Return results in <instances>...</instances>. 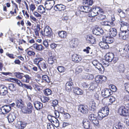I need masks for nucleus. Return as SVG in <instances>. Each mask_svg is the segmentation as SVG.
<instances>
[{"label":"nucleus","instance_id":"55","mask_svg":"<svg viewBox=\"0 0 129 129\" xmlns=\"http://www.w3.org/2000/svg\"><path fill=\"white\" fill-rule=\"evenodd\" d=\"M109 21H104L101 22L102 25L103 26H110V24L109 23Z\"/></svg>","mask_w":129,"mask_h":129},{"label":"nucleus","instance_id":"1","mask_svg":"<svg viewBox=\"0 0 129 129\" xmlns=\"http://www.w3.org/2000/svg\"><path fill=\"white\" fill-rule=\"evenodd\" d=\"M118 113L121 116H125L129 112V104L122 105L119 107Z\"/></svg>","mask_w":129,"mask_h":129},{"label":"nucleus","instance_id":"15","mask_svg":"<svg viewBox=\"0 0 129 129\" xmlns=\"http://www.w3.org/2000/svg\"><path fill=\"white\" fill-rule=\"evenodd\" d=\"M8 88L4 86H0V94L1 95H5L8 93Z\"/></svg>","mask_w":129,"mask_h":129},{"label":"nucleus","instance_id":"7","mask_svg":"<svg viewBox=\"0 0 129 129\" xmlns=\"http://www.w3.org/2000/svg\"><path fill=\"white\" fill-rule=\"evenodd\" d=\"M17 115L15 112L10 113L7 116L8 121L10 123H12L16 118Z\"/></svg>","mask_w":129,"mask_h":129},{"label":"nucleus","instance_id":"21","mask_svg":"<svg viewBox=\"0 0 129 129\" xmlns=\"http://www.w3.org/2000/svg\"><path fill=\"white\" fill-rule=\"evenodd\" d=\"M124 32L123 31H121L119 33L117 36L118 38L120 39H122L123 40H125L128 37V35L126 34H125Z\"/></svg>","mask_w":129,"mask_h":129},{"label":"nucleus","instance_id":"35","mask_svg":"<svg viewBox=\"0 0 129 129\" xmlns=\"http://www.w3.org/2000/svg\"><path fill=\"white\" fill-rule=\"evenodd\" d=\"M14 75L17 78L19 79H21L23 77V75H24V74L22 73L18 72H15L14 73Z\"/></svg>","mask_w":129,"mask_h":129},{"label":"nucleus","instance_id":"60","mask_svg":"<svg viewBox=\"0 0 129 129\" xmlns=\"http://www.w3.org/2000/svg\"><path fill=\"white\" fill-rule=\"evenodd\" d=\"M2 114H5L9 112L7 110V109L4 107V106H2Z\"/></svg>","mask_w":129,"mask_h":129},{"label":"nucleus","instance_id":"48","mask_svg":"<svg viewBox=\"0 0 129 129\" xmlns=\"http://www.w3.org/2000/svg\"><path fill=\"white\" fill-rule=\"evenodd\" d=\"M95 82L96 83H100L102 82L100 75L96 76L95 78Z\"/></svg>","mask_w":129,"mask_h":129},{"label":"nucleus","instance_id":"11","mask_svg":"<svg viewBox=\"0 0 129 129\" xmlns=\"http://www.w3.org/2000/svg\"><path fill=\"white\" fill-rule=\"evenodd\" d=\"M8 88L12 95H15L16 94V93L15 92L16 90V88L15 87V85L12 83L8 85Z\"/></svg>","mask_w":129,"mask_h":129},{"label":"nucleus","instance_id":"17","mask_svg":"<svg viewBox=\"0 0 129 129\" xmlns=\"http://www.w3.org/2000/svg\"><path fill=\"white\" fill-rule=\"evenodd\" d=\"M34 105L35 108L38 110L42 109L43 106L42 103L38 101L35 102Z\"/></svg>","mask_w":129,"mask_h":129},{"label":"nucleus","instance_id":"38","mask_svg":"<svg viewBox=\"0 0 129 129\" xmlns=\"http://www.w3.org/2000/svg\"><path fill=\"white\" fill-rule=\"evenodd\" d=\"M69 44L71 48H73L75 47L76 45V43H75V39H73L70 41Z\"/></svg>","mask_w":129,"mask_h":129},{"label":"nucleus","instance_id":"9","mask_svg":"<svg viewBox=\"0 0 129 129\" xmlns=\"http://www.w3.org/2000/svg\"><path fill=\"white\" fill-rule=\"evenodd\" d=\"M112 92L110 89L106 88L102 90V94L104 97L106 98L112 94Z\"/></svg>","mask_w":129,"mask_h":129},{"label":"nucleus","instance_id":"40","mask_svg":"<svg viewBox=\"0 0 129 129\" xmlns=\"http://www.w3.org/2000/svg\"><path fill=\"white\" fill-rule=\"evenodd\" d=\"M55 60L54 57L52 56L50 57L48 59V62L49 64H52L54 63Z\"/></svg>","mask_w":129,"mask_h":129},{"label":"nucleus","instance_id":"64","mask_svg":"<svg viewBox=\"0 0 129 129\" xmlns=\"http://www.w3.org/2000/svg\"><path fill=\"white\" fill-rule=\"evenodd\" d=\"M47 129H54V127L52 124L49 123L47 125Z\"/></svg>","mask_w":129,"mask_h":129},{"label":"nucleus","instance_id":"52","mask_svg":"<svg viewBox=\"0 0 129 129\" xmlns=\"http://www.w3.org/2000/svg\"><path fill=\"white\" fill-rule=\"evenodd\" d=\"M102 43L103 46H101V48L102 49H106L109 48V46L108 45V43H107L105 42H102Z\"/></svg>","mask_w":129,"mask_h":129},{"label":"nucleus","instance_id":"51","mask_svg":"<svg viewBox=\"0 0 129 129\" xmlns=\"http://www.w3.org/2000/svg\"><path fill=\"white\" fill-rule=\"evenodd\" d=\"M51 92L52 91L50 89L48 88H47L45 90L44 94L45 95H48L51 94Z\"/></svg>","mask_w":129,"mask_h":129},{"label":"nucleus","instance_id":"20","mask_svg":"<svg viewBox=\"0 0 129 129\" xmlns=\"http://www.w3.org/2000/svg\"><path fill=\"white\" fill-rule=\"evenodd\" d=\"M44 33L45 35L49 37L52 31L51 28L48 26H46L44 29Z\"/></svg>","mask_w":129,"mask_h":129},{"label":"nucleus","instance_id":"5","mask_svg":"<svg viewBox=\"0 0 129 129\" xmlns=\"http://www.w3.org/2000/svg\"><path fill=\"white\" fill-rule=\"evenodd\" d=\"M78 111L84 114L88 113V106L86 105H80L78 106Z\"/></svg>","mask_w":129,"mask_h":129},{"label":"nucleus","instance_id":"45","mask_svg":"<svg viewBox=\"0 0 129 129\" xmlns=\"http://www.w3.org/2000/svg\"><path fill=\"white\" fill-rule=\"evenodd\" d=\"M57 69L60 72H64L65 71V69L63 66H59L57 68Z\"/></svg>","mask_w":129,"mask_h":129},{"label":"nucleus","instance_id":"59","mask_svg":"<svg viewBox=\"0 0 129 129\" xmlns=\"http://www.w3.org/2000/svg\"><path fill=\"white\" fill-rule=\"evenodd\" d=\"M108 98L109 100V102L111 103H112L115 101V99L114 97L112 96H109Z\"/></svg>","mask_w":129,"mask_h":129},{"label":"nucleus","instance_id":"6","mask_svg":"<svg viewBox=\"0 0 129 129\" xmlns=\"http://www.w3.org/2000/svg\"><path fill=\"white\" fill-rule=\"evenodd\" d=\"M88 118L94 124L97 125L99 124V121L97 119L96 116L94 114H90Z\"/></svg>","mask_w":129,"mask_h":129},{"label":"nucleus","instance_id":"24","mask_svg":"<svg viewBox=\"0 0 129 129\" xmlns=\"http://www.w3.org/2000/svg\"><path fill=\"white\" fill-rule=\"evenodd\" d=\"M114 56V55L113 53H109L106 55V60L110 62H111L113 60Z\"/></svg>","mask_w":129,"mask_h":129},{"label":"nucleus","instance_id":"32","mask_svg":"<svg viewBox=\"0 0 129 129\" xmlns=\"http://www.w3.org/2000/svg\"><path fill=\"white\" fill-rule=\"evenodd\" d=\"M23 76L25 77V79L23 78L22 79V81L27 83H29L30 80L31 79V77L28 75H24Z\"/></svg>","mask_w":129,"mask_h":129},{"label":"nucleus","instance_id":"63","mask_svg":"<svg viewBox=\"0 0 129 129\" xmlns=\"http://www.w3.org/2000/svg\"><path fill=\"white\" fill-rule=\"evenodd\" d=\"M119 22L121 23V25L122 27L123 26H124L125 25H126L128 24L126 22H125L122 20H120L119 21Z\"/></svg>","mask_w":129,"mask_h":129},{"label":"nucleus","instance_id":"18","mask_svg":"<svg viewBox=\"0 0 129 129\" xmlns=\"http://www.w3.org/2000/svg\"><path fill=\"white\" fill-rule=\"evenodd\" d=\"M54 9L56 11H63L65 9V7L62 4H57L54 6Z\"/></svg>","mask_w":129,"mask_h":129},{"label":"nucleus","instance_id":"58","mask_svg":"<svg viewBox=\"0 0 129 129\" xmlns=\"http://www.w3.org/2000/svg\"><path fill=\"white\" fill-rule=\"evenodd\" d=\"M103 14H101L99 13V17L100 18H98L99 19H100L101 20H103L105 19L106 18V16L105 15H103Z\"/></svg>","mask_w":129,"mask_h":129},{"label":"nucleus","instance_id":"16","mask_svg":"<svg viewBox=\"0 0 129 129\" xmlns=\"http://www.w3.org/2000/svg\"><path fill=\"white\" fill-rule=\"evenodd\" d=\"M73 85L72 82H68L65 85V89L68 92L71 91L72 89L73 88Z\"/></svg>","mask_w":129,"mask_h":129},{"label":"nucleus","instance_id":"44","mask_svg":"<svg viewBox=\"0 0 129 129\" xmlns=\"http://www.w3.org/2000/svg\"><path fill=\"white\" fill-rule=\"evenodd\" d=\"M93 3V0H86L85 4L89 7V6H91Z\"/></svg>","mask_w":129,"mask_h":129},{"label":"nucleus","instance_id":"30","mask_svg":"<svg viewBox=\"0 0 129 129\" xmlns=\"http://www.w3.org/2000/svg\"><path fill=\"white\" fill-rule=\"evenodd\" d=\"M109 34L115 37L117 35V31L116 29L113 28L110 30Z\"/></svg>","mask_w":129,"mask_h":129},{"label":"nucleus","instance_id":"25","mask_svg":"<svg viewBox=\"0 0 129 129\" xmlns=\"http://www.w3.org/2000/svg\"><path fill=\"white\" fill-rule=\"evenodd\" d=\"M73 91L74 93L77 95H81L82 93L81 89L78 87L74 88Z\"/></svg>","mask_w":129,"mask_h":129},{"label":"nucleus","instance_id":"47","mask_svg":"<svg viewBox=\"0 0 129 129\" xmlns=\"http://www.w3.org/2000/svg\"><path fill=\"white\" fill-rule=\"evenodd\" d=\"M97 29L98 32V35L100 36L103 34L104 31L102 29L99 27H97Z\"/></svg>","mask_w":129,"mask_h":129},{"label":"nucleus","instance_id":"4","mask_svg":"<svg viewBox=\"0 0 129 129\" xmlns=\"http://www.w3.org/2000/svg\"><path fill=\"white\" fill-rule=\"evenodd\" d=\"M55 3L54 0L46 1L45 4V8L47 10H50L54 5Z\"/></svg>","mask_w":129,"mask_h":129},{"label":"nucleus","instance_id":"42","mask_svg":"<svg viewBox=\"0 0 129 129\" xmlns=\"http://www.w3.org/2000/svg\"><path fill=\"white\" fill-rule=\"evenodd\" d=\"M41 99L42 102L45 103L48 102L50 100V98L46 96H43Z\"/></svg>","mask_w":129,"mask_h":129},{"label":"nucleus","instance_id":"27","mask_svg":"<svg viewBox=\"0 0 129 129\" xmlns=\"http://www.w3.org/2000/svg\"><path fill=\"white\" fill-rule=\"evenodd\" d=\"M95 67L101 72H104V66L100 63H98Z\"/></svg>","mask_w":129,"mask_h":129},{"label":"nucleus","instance_id":"26","mask_svg":"<svg viewBox=\"0 0 129 129\" xmlns=\"http://www.w3.org/2000/svg\"><path fill=\"white\" fill-rule=\"evenodd\" d=\"M92 10H95L97 12H98L99 13H100L101 14H104V11L100 7H98L97 6H93L92 7Z\"/></svg>","mask_w":129,"mask_h":129},{"label":"nucleus","instance_id":"28","mask_svg":"<svg viewBox=\"0 0 129 129\" xmlns=\"http://www.w3.org/2000/svg\"><path fill=\"white\" fill-rule=\"evenodd\" d=\"M125 70L124 64H121L118 66V71L120 73H123Z\"/></svg>","mask_w":129,"mask_h":129},{"label":"nucleus","instance_id":"39","mask_svg":"<svg viewBox=\"0 0 129 129\" xmlns=\"http://www.w3.org/2000/svg\"><path fill=\"white\" fill-rule=\"evenodd\" d=\"M124 30L122 31L125 32V34L126 33V32L127 31H129V25L128 24H127L125 25H124L122 27Z\"/></svg>","mask_w":129,"mask_h":129},{"label":"nucleus","instance_id":"31","mask_svg":"<svg viewBox=\"0 0 129 129\" xmlns=\"http://www.w3.org/2000/svg\"><path fill=\"white\" fill-rule=\"evenodd\" d=\"M67 34V33L65 31H59L58 33L59 37L61 38H65L66 37Z\"/></svg>","mask_w":129,"mask_h":129},{"label":"nucleus","instance_id":"8","mask_svg":"<svg viewBox=\"0 0 129 129\" xmlns=\"http://www.w3.org/2000/svg\"><path fill=\"white\" fill-rule=\"evenodd\" d=\"M15 105L19 108L23 112V110L24 108L25 105L21 99L17 100L16 101Z\"/></svg>","mask_w":129,"mask_h":129},{"label":"nucleus","instance_id":"46","mask_svg":"<svg viewBox=\"0 0 129 129\" xmlns=\"http://www.w3.org/2000/svg\"><path fill=\"white\" fill-rule=\"evenodd\" d=\"M125 49H124L122 51H121L120 53V55L122 57L125 56L127 55L128 53V51L127 50L126 51L125 50Z\"/></svg>","mask_w":129,"mask_h":129},{"label":"nucleus","instance_id":"12","mask_svg":"<svg viewBox=\"0 0 129 129\" xmlns=\"http://www.w3.org/2000/svg\"><path fill=\"white\" fill-rule=\"evenodd\" d=\"M103 40L104 42L109 44L112 43L114 41V39L111 37L110 36L103 37Z\"/></svg>","mask_w":129,"mask_h":129},{"label":"nucleus","instance_id":"53","mask_svg":"<svg viewBox=\"0 0 129 129\" xmlns=\"http://www.w3.org/2000/svg\"><path fill=\"white\" fill-rule=\"evenodd\" d=\"M63 116L65 119H68L71 117L69 113L66 112L63 113Z\"/></svg>","mask_w":129,"mask_h":129},{"label":"nucleus","instance_id":"62","mask_svg":"<svg viewBox=\"0 0 129 129\" xmlns=\"http://www.w3.org/2000/svg\"><path fill=\"white\" fill-rule=\"evenodd\" d=\"M14 83H16L19 86L21 87V86L23 84L21 82V81L17 79H16Z\"/></svg>","mask_w":129,"mask_h":129},{"label":"nucleus","instance_id":"41","mask_svg":"<svg viewBox=\"0 0 129 129\" xmlns=\"http://www.w3.org/2000/svg\"><path fill=\"white\" fill-rule=\"evenodd\" d=\"M17 123L20 126L19 127L21 129L24 128L26 126L25 123H23V122L21 121H18L17 122Z\"/></svg>","mask_w":129,"mask_h":129},{"label":"nucleus","instance_id":"10","mask_svg":"<svg viewBox=\"0 0 129 129\" xmlns=\"http://www.w3.org/2000/svg\"><path fill=\"white\" fill-rule=\"evenodd\" d=\"M82 123L83 124V127L85 129H91L92 127L90 125V122L88 120L84 119Z\"/></svg>","mask_w":129,"mask_h":129},{"label":"nucleus","instance_id":"34","mask_svg":"<svg viewBox=\"0 0 129 129\" xmlns=\"http://www.w3.org/2000/svg\"><path fill=\"white\" fill-rule=\"evenodd\" d=\"M52 124L54 123V125L56 127H58L59 126V123L57 119L55 117H54L52 118Z\"/></svg>","mask_w":129,"mask_h":129},{"label":"nucleus","instance_id":"33","mask_svg":"<svg viewBox=\"0 0 129 129\" xmlns=\"http://www.w3.org/2000/svg\"><path fill=\"white\" fill-rule=\"evenodd\" d=\"M94 11V10H92V9H91V11L89 12H90L89 14V16L93 17L96 16L98 15H99V13L98 12H97L96 11H95V12H94V11Z\"/></svg>","mask_w":129,"mask_h":129},{"label":"nucleus","instance_id":"14","mask_svg":"<svg viewBox=\"0 0 129 129\" xmlns=\"http://www.w3.org/2000/svg\"><path fill=\"white\" fill-rule=\"evenodd\" d=\"M79 9L80 11L85 13L89 12L91 10V8H89L86 5H85V6H80L79 7Z\"/></svg>","mask_w":129,"mask_h":129},{"label":"nucleus","instance_id":"50","mask_svg":"<svg viewBox=\"0 0 129 129\" xmlns=\"http://www.w3.org/2000/svg\"><path fill=\"white\" fill-rule=\"evenodd\" d=\"M96 87V86L94 83H91L90 84V86L89 88V89L90 90L93 91Z\"/></svg>","mask_w":129,"mask_h":129},{"label":"nucleus","instance_id":"29","mask_svg":"<svg viewBox=\"0 0 129 129\" xmlns=\"http://www.w3.org/2000/svg\"><path fill=\"white\" fill-rule=\"evenodd\" d=\"M92 50L88 46L83 50V51L85 52L86 53L88 54L90 52V56H92L93 55Z\"/></svg>","mask_w":129,"mask_h":129},{"label":"nucleus","instance_id":"43","mask_svg":"<svg viewBox=\"0 0 129 129\" xmlns=\"http://www.w3.org/2000/svg\"><path fill=\"white\" fill-rule=\"evenodd\" d=\"M42 79L47 82H50L49 78L46 75H44L42 76Z\"/></svg>","mask_w":129,"mask_h":129},{"label":"nucleus","instance_id":"2","mask_svg":"<svg viewBox=\"0 0 129 129\" xmlns=\"http://www.w3.org/2000/svg\"><path fill=\"white\" fill-rule=\"evenodd\" d=\"M109 109L107 106H105L102 108L98 113V118L100 120L107 116L109 114Z\"/></svg>","mask_w":129,"mask_h":129},{"label":"nucleus","instance_id":"57","mask_svg":"<svg viewBox=\"0 0 129 129\" xmlns=\"http://www.w3.org/2000/svg\"><path fill=\"white\" fill-rule=\"evenodd\" d=\"M76 72L78 74L81 73L82 71V69L80 66H79L76 69Z\"/></svg>","mask_w":129,"mask_h":129},{"label":"nucleus","instance_id":"54","mask_svg":"<svg viewBox=\"0 0 129 129\" xmlns=\"http://www.w3.org/2000/svg\"><path fill=\"white\" fill-rule=\"evenodd\" d=\"M21 87H25L27 89H29L30 90H31L32 89V88L31 86L27 85L25 84H22Z\"/></svg>","mask_w":129,"mask_h":129},{"label":"nucleus","instance_id":"3","mask_svg":"<svg viewBox=\"0 0 129 129\" xmlns=\"http://www.w3.org/2000/svg\"><path fill=\"white\" fill-rule=\"evenodd\" d=\"M33 109V107L32 105L30 102H28L27 104V107H24L22 112L24 113L29 114L31 113L32 112V110Z\"/></svg>","mask_w":129,"mask_h":129},{"label":"nucleus","instance_id":"23","mask_svg":"<svg viewBox=\"0 0 129 129\" xmlns=\"http://www.w3.org/2000/svg\"><path fill=\"white\" fill-rule=\"evenodd\" d=\"M114 125L116 129H123L124 127V124L119 121L117 122Z\"/></svg>","mask_w":129,"mask_h":129},{"label":"nucleus","instance_id":"36","mask_svg":"<svg viewBox=\"0 0 129 129\" xmlns=\"http://www.w3.org/2000/svg\"><path fill=\"white\" fill-rule=\"evenodd\" d=\"M83 78L85 79L92 80L94 78V76L92 74H86L83 77Z\"/></svg>","mask_w":129,"mask_h":129},{"label":"nucleus","instance_id":"56","mask_svg":"<svg viewBox=\"0 0 129 129\" xmlns=\"http://www.w3.org/2000/svg\"><path fill=\"white\" fill-rule=\"evenodd\" d=\"M27 54L30 56H34L35 54V53L34 52L30 50H28L27 52Z\"/></svg>","mask_w":129,"mask_h":129},{"label":"nucleus","instance_id":"13","mask_svg":"<svg viewBox=\"0 0 129 129\" xmlns=\"http://www.w3.org/2000/svg\"><path fill=\"white\" fill-rule=\"evenodd\" d=\"M86 39L89 43L94 44L96 41L95 38L92 35L89 34L86 36Z\"/></svg>","mask_w":129,"mask_h":129},{"label":"nucleus","instance_id":"22","mask_svg":"<svg viewBox=\"0 0 129 129\" xmlns=\"http://www.w3.org/2000/svg\"><path fill=\"white\" fill-rule=\"evenodd\" d=\"M32 46L34 49L38 51H41L44 49L42 45L38 44L37 43L34 44Z\"/></svg>","mask_w":129,"mask_h":129},{"label":"nucleus","instance_id":"19","mask_svg":"<svg viewBox=\"0 0 129 129\" xmlns=\"http://www.w3.org/2000/svg\"><path fill=\"white\" fill-rule=\"evenodd\" d=\"M72 59L73 61L77 62L80 61L82 58L80 55L75 54L72 55Z\"/></svg>","mask_w":129,"mask_h":129},{"label":"nucleus","instance_id":"37","mask_svg":"<svg viewBox=\"0 0 129 129\" xmlns=\"http://www.w3.org/2000/svg\"><path fill=\"white\" fill-rule=\"evenodd\" d=\"M38 12L40 13H43L45 12V9L42 5H41L39 6L38 7Z\"/></svg>","mask_w":129,"mask_h":129},{"label":"nucleus","instance_id":"49","mask_svg":"<svg viewBox=\"0 0 129 129\" xmlns=\"http://www.w3.org/2000/svg\"><path fill=\"white\" fill-rule=\"evenodd\" d=\"M42 59L40 57H37L34 60L35 63L37 64L38 65L40 61L42 60Z\"/></svg>","mask_w":129,"mask_h":129},{"label":"nucleus","instance_id":"61","mask_svg":"<svg viewBox=\"0 0 129 129\" xmlns=\"http://www.w3.org/2000/svg\"><path fill=\"white\" fill-rule=\"evenodd\" d=\"M111 88L110 89L112 92H115L117 90L116 87L114 85H112L111 86Z\"/></svg>","mask_w":129,"mask_h":129}]
</instances>
